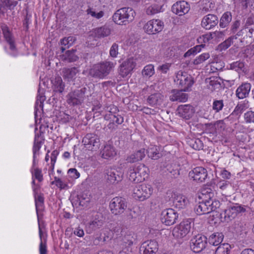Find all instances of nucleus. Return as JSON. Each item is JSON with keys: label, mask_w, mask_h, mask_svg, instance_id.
I'll use <instances>...</instances> for the list:
<instances>
[{"label": "nucleus", "mask_w": 254, "mask_h": 254, "mask_svg": "<svg viewBox=\"0 0 254 254\" xmlns=\"http://www.w3.org/2000/svg\"><path fill=\"white\" fill-rule=\"evenodd\" d=\"M244 120L247 124L254 123V112L249 111L244 114Z\"/></svg>", "instance_id": "13d9d810"}, {"label": "nucleus", "mask_w": 254, "mask_h": 254, "mask_svg": "<svg viewBox=\"0 0 254 254\" xmlns=\"http://www.w3.org/2000/svg\"><path fill=\"white\" fill-rule=\"evenodd\" d=\"M76 52V50L73 49L66 51L64 54L60 55L61 60L66 63L76 62L78 59V57L75 54Z\"/></svg>", "instance_id": "bb28decb"}, {"label": "nucleus", "mask_w": 254, "mask_h": 254, "mask_svg": "<svg viewBox=\"0 0 254 254\" xmlns=\"http://www.w3.org/2000/svg\"><path fill=\"white\" fill-rule=\"evenodd\" d=\"M210 58V55L208 53H205L201 54L194 60L193 63L194 64L198 65L205 61Z\"/></svg>", "instance_id": "603ef678"}, {"label": "nucleus", "mask_w": 254, "mask_h": 254, "mask_svg": "<svg viewBox=\"0 0 254 254\" xmlns=\"http://www.w3.org/2000/svg\"><path fill=\"white\" fill-rule=\"evenodd\" d=\"M33 191L34 193L35 202L37 211L42 209L44 202V197L42 193L38 194L37 189L35 187L33 188Z\"/></svg>", "instance_id": "f704fd0d"}, {"label": "nucleus", "mask_w": 254, "mask_h": 254, "mask_svg": "<svg viewBox=\"0 0 254 254\" xmlns=\"http://www.w3.org/2000/svg\"><path fill=\"white\" fill-rule=\"evenodd\" d=\"M67 173L70 178L73 179H76L80 177V173L75 168H70L68 171Z\"/></svg>", "instance_id": "774afa93"}, {"label": "nucleus", "mask_w": 254, "mask_h": 254, "mask_svg": "<svg viewBox=\"0 0 254 254\" xmlns=\"http://www.w3.org/2000/svg\"><path fill=\"white\" fill-rule=\"evenodd\" d=\"M75 40V38L73 36L65 37L61 40V44L62 46H67V48H69L73 44Z\"/></svg>", "instance_id": "5fc2aeb1"}, {"label": "nucleus", "mask_w": 254, "mask_h": 254, "mask_svg": "<svg viewBox=\"0 0 254 254\" xmlns=\"http://www.w3.org/2000/svg\"><path fill=\"white\" fill-rule=\"evenodd\" d=\"M251 89V84L248 82L242 83L237 89L236 95L240 99H243L249 96Z\"/></svg>", "instance_id": "5701e85b"}, {"label": "nucleus", "mask_w": 254, "mask_h": 254, "mask_svg": "<svg viewBox=\"0 0 254 254\" xmlns=\"http://www.w3.org/2000/svg\"><path fill=\"white\" fill-rule=\"evenodd\" d=\"M213 41L215 42H219L223 39L225 35L224 32L216 31L214 32H210Z\"/></svg>", "instance_id": "6e6d98bb"}, {"label": "nucleus", "mask_w": 254, "mask_h": 254, "mask_svg": "<svg viewBox=\"0 0 254 254\" xmlns=\"http://www.w3.org/2000/svg\"><path fill=\"white\" fill-rule=\"evenodd\" d=\"M77 201L79 205L84 207H86L90 201V198L87 195L84 196V195H81L78 196Z\"/></svg>", "instance_id": "864d4df0"}, {"label": "nucleus", "mask_w": 254, "mask_h": 254, "mask_svg": "<svg viewBox=\"0 0 254 254\" xmlns=\"http://www.w3.org/2000/svg\"><path fill=\"white\" fill-rule=\"evenodd\" d=\"M201 196H199L200 198L210 200L214 196V193L212 192V190L210 188L203 189L201 192Z\"/></svg>", "instance_id": "09e8293b"}, {"label": "nucleus", "mask_w": 254, "mask_h": 254, "mask_svg": "<svg viewBox=\"0 0 254 254\" xmlns=\"http://www.w3.org/2000/svg\"><path fill=\"white\" fill-rule=\"evenodd\" d=\"M178 216V213L174 209L168 208L162 212L160 219L162 223L170 226L176 222Z\"/></svg>", "instance_id": "f8f14e48"}, {"label": "nucleus", "mask_w": 254, "mask_h": 254, "mask_svg": "<svg viewBox=\"0 0 254 254\" xmlns=\"http://www.w3.org/2000/svg\"><path fill=\"white\" fill-rule=\"evenodd\" d=\"M189 220L183 221L176 226L172 231L174 237L176 238H182L185 237L190 231L191 225Z\"/></svg>", "instance_id": "ddd939ff"}, {"label": "nucleus", "mask_w": 254, "mask_h": 254, "mask_svg": "<svg viewBox=\"0 0 254 254\" xmlns=\"http://www.w3.org/2000/svg\"><path fill=\"white\" fill-rule=\"evenodd\" d=\"M136 240V235L132 232H127L123 238V242L128 246L132 245Z\"/></svg>", "instance_id": "58836bf2"}, {"label": "nucleus", "mask_w": 254, "mask_h": 254, "mask_svg": "<svg viewBox=\"0 0 254 254\" xmlns=\"http://www.w3.org/2000/svg\"><path fill=\"white\" fill-rule=\"evenodd\" d=\"M52 184H55L60 189H68V185L66 183L63 182L61 179L57 177H55V181L52 182Z\"/></svg>", "instance_id": "e2e57ef3"}, {"label": "nucleus", "mask_w": 254, "mask_h": 254, "mask_svg": "<svg viewBox=\"0 0 254 254\" xmlns=\"http://www.w3.org/2000/svg\"><path fill=\"white\" fill-rule=\"evenodd\" d=\"M54 91L62 93L64 89L65 85L61 77H56L53 83Z\"/></svg>", "instance_id": "ea45409f"}, {"label": "nucleus", "mask_w": 254, "mask_h": 254, "mask_svg": "<svg viewBox=\"0 0 254 254\" xmlns=\"http://www.w3.org/2000/svg\"><path fill=\"white\" fill-rule=\"evenodd\" d=\"M79 72L78 67H64L62 69L63 76L68 81H73Z\"/></svg>", "instance_id": "4be33fe9"}, {"label": "nucleus", "mask_w": 254, "mask_h": 254, "mask_svg": "<svg viewBox=\"0 0 254 254\" xmlns=\"http://www.w3.org/2000/svg\"><path fill=\"white\" fill-rule=\"evenodd\" d=\"M223 239V235L221 233H214L211 235L208 239V242L210 245L218 246L221 244Z\"/></svg>", "instance_id": "c9c22d12"}, {"label": "nucleus", "mask_w": 254, "mask_h": 254, "mask_svg": "<svg viewBox=\"0 0 254 254\" xmlns=\"http://www.w3.org/2000/svg\"><path fill=\"white\" fill-rule=\"evenodd\" d=\"M42 142L41 140H39L38 135H36L34 139V145L33 147V155H36L37 153L39 152L41 148V144Z\"/></svg>", "instance_id": "bf43d9fd"}, {"label": "nucleus", "mask_w": 254, "mask_h": 254, "mask_svg": "<svg viewBox=\"0 0 254 254\" xmlns=\"http://www.w3.org/2000/svg\"><path fill=\"white\" fill-rule=\"evenodd\" d=\"M163 96L160 93H156L150 95L147 99V103L151 106H154L160 105L163 100Z\"/></svg>", "instance_id": "72a5a7b5"}, {"label": "nucleus", "mask_w": 254, "mask_h": 254, "mask_svg": "<svg viewBox=\"0 0 254 254\" xmlns=\"http://www.w3.org/2000/svg\"><path fill=\"white\" fill-rule=\"evenodd\" d=\"M109 206L113 214L121 215L127 208V202L125 198L115 197L111 200Z\"/></svg>", "instance_id": "0eeeda50"}, {"label": "nucleus", "mask_w": 254, "mask_h": 254, "mask_svg": "<svg viewBox=\"0 0 254 254\" xmlns=\"http://www.w3.org/2000/svg\"><path fill=\"white\" fill-rule=\"evenodd\" d=\"M190 9V4L186 1H179L174 3L172 7V11L179 16L187 13Z\"/></svg>", "instance_id": "6ab92c4d"}, {"label": "nucleus", "mask_w": 254, "mask_h": 254, "mask_svg": "<svg viewBox=\"0 0 254 254\" xmlns=\"http://www.w3.org/2000/svg\"><path fill=\"white\" fill-rule=\"evenodd\" d=\"M237 217L233 206H230L225 209L224 213L221 214V221L228 223Z\"/></svg>", "instance_id": "c85d7f7f"}, {"label": "nucleus", "mask_w": 254, "mask_h": 254, "mask_svg": "<svg viewBox=\"0 0 254 254\" xmlns=\"http://www.w3.org/2000/svg\"><path fill=\"white\" fill-rule=\"evenodd\" d=\"M172 198L173 205L179 209H184L189 203L188 198L182 194L174 193Z\"/></svg>", "instance_id": "aec40b11"}, {"label": "nucleus", "mask_w": 254, "mask_h": 254, "mask_svg": "<svg viewBox=\"0 0 254 254\" xmlns=\"http://www.w3.org/2000/svg\"><path fill=\"white\" fill-rule=\"evenodd\" d=\"M115 65V64L111 62H102L95 64L90 69L89 74L93 77L103 79L110 73Z\"/></svg>", "instance_id": "f03ea898"}, {"label": "nucleus", "mask_w": 254, "mask_h": 254, "mask_svg": "<svg viewBox=\"0 0 254 254\" xmlns=\"http://www.w3.org/2000/svg\"><path fill=\"white\" fill-rule=\"evenodd\" d=\"M136 64L135 60L133 58L127 59L122 63L119 67V74L122 77L127 76L133 70Z\"/></svg>", "instance_id": "2eb2a0df"}, {"label": "nucleus", "mask_w": 254, "mask_h": 254, "mask_svg": "<svg viewBox=\"0 0 254 254\" xmlns=\"http://www.w3.org/2000/svg\"><path fill=\"white\" fill-rule=\"evenodd\" d=\"M135 170L134 166L129 168L128 171V178L130 181L134 183H138L142 181V178H141V177Z\"/></svg>", "instance_id": "e433bc0d"}, {"label": "nucleus", "mask_w": 254, "mask_h": 254, "mask_svg": "<svg viewBox=\"0 0 254 254\" xmlns=\"http://www.w3.org/2000/svg\"><path fill=\"white\" fill-rule=\"evenodd\" d=\"M181 89L180 90H174L173 94L170 96V99L172 101H179L185 102L188 99V95L183 92Z\"/></svg>", "instance_id": "c756f323"}, {"label": "nucleus", "mask_w": 254, "mask_h": 254, "mask_svg": "<svg viewBox=\"0 0 254 254\" xmlns=\"http://www.w3.org/2000/svg\"><path fill=\"white\" fill-rule=\"evenodd\" d=\"M1 29L5 40L9 45L10 49L12 51H15L16 47L14 39L7 25L3 24L1 26Z\"/></svg>", "instance_id": "b1692460"}, {"label": "nucleus", "mask_w": 254, "mask_h": 254, "mask_svg": "<svg viewBox=\"0 0 254 254\" xmlns=\"http://www.w3.org/2000/svg\"><path fill=\"white\" fill-rule=\"evenodd\" d=\"M230 68L238 72H244L245 70V63L243 61H237L233 62L230 65Z\"/></svg>", "instance_id": "37998d69"}, {"label": "nucleus", "mask_w": 254, "mask_h": 254, "mask_svg": "<svg viewBox=\"0 0 254 254\" xmlns=\"http://www.w3.org/2000/svg\"><path fill=\"white\" fill-rule=\"evenodd\" d=\"M194 113V108L190 104L180 105L176 110V114L186 120L190 119Z\"/></svg>", "instance_id": "a211bd4d"}, {"label": "nucleus", "mask_w": 254, "mask_h": 254, "mask_svg": "<svg viewBox=\"0 0 254 254\" xmlns=\"http://www.w3.org/2000/svg\"><path fill=\"white\" fill-rule=\"evenodd\" d=\"M119 46L117 43H114L110 50V55L113 58L117 57L118 54Z\"/></svg>", "instance_id": "338daca9"}, {"label": "nucleus", "mask_w": 254, "mask_h": 254, "mask_svg": "<svg viewBox=\"0 0 254 254\" xmlns=\"http://www.w3.org/2000/svg\"><path fill=\"white\" fill-rule=\"evenodd\" d=\"M87 89L82 87L80 89H77L69 92L66 95V102L70 106L72 107H78L81 106L85 99V93Z\"/></svg>", "instance_id": "7ed1b4c3"}, {"label": "nucleus", "mask_w": 254, "mask_h": 254, "mask_svg": "<svg viewBox=\"0 0 254 254\" xmlns=\"http://www.w3.org/2000/svg\"><path fill=\"white\" fill-rule=\"evenodd\" d=\"M86 13L88 15H90L92 17L97 19L102 18L104 15V12L102 10L97 11L95 8L89 7L86 10Z\"/></svg>", "instance_id": "a18cd8bd"}, {"label": "nucleus", "mask_w": 254, "mask_h": 254, "mask_svg": "<svg viewBox=\"0 0 254 254\" xmlns=\"http://www.w3.org/2000/svg\"><path fill=\"white\" fill-rule=\"evenodd\" d=\"M161 149V147L160 146L150 144L146 152L148 157L153 160H157L161 158L162 156Z\"/></svg>", "instance_id": "393cba45"}, {"label": "nucleus", "mask_w": 254, "mask_h": 254, "mask_svg": "<svg viewBox=\"0 0 254 254\" xmlns=\"http://www.w3.org/2000/svg\"><path fill=\"white\" fill-rule=\"evenodd\" d=\"M82 143L85 148L92 151H96L100 145L99 138L96 135L92 133L87 134L83 137Z\"/></svg>", "instance_id": "9d476101"}, {"label": "nucleus", "mask_w": 254, "mask_h": 254, "mask_svg": "<svg viewBox=\"0 0 254 254\" xmlns=\"http://www.w3.org/2000/svg\"><path fill=\"white\" fill-rule=\"evenodd\" d=\"M164 27V23L159 19L148 21L143 26L145 32L148 34H155L161 32Z\"/></svg>", "instance_id": "1a4fd4ad"}, {"label": "nucleus", "mask_w": 254, "mask_h": 254, "mask_svg": "<svg viewBox=\"0 0 254 254\" xmlns=\"http://www.w3.org/2000/svg\"><path fill=\"white\" fill-rule=\"evenodd\" d=\"M155 73L154 65L152 64H149L145 66L142 71V74L143 77H150L152 76Z\"/></svg>", "instance_id": "de8ad7c7"}, {"label": "nucleus", "mask_w": 254, "mask_h": 254, "mask_svg": "<svg viewBox=\"0 0 254 254\" xmlns=\"http://www.w3.org/2000/svg\"><path fill=\"white\" fill-rule=\"evenodd\" d=\"M233 37H229L225 41L219 45L221 50H225L228 49L233 43Z\"/></svg>", "instance_id": "0e129e2a"}, {"label": "nucleus", "mask_w": 254, "mask_h": 254, "mask_svg": "<svg viewBox=\"0 0 254 254\" xmlns=\"http://www.w3.org/2000/svg\"><path fill=\"white\" fill-rule=\"evenodd\" d=\"M102 157L106 159L113 158L116 155L117 152L113 145L106 144L101 151Z\"/></svg>", "instance_id": "cd10ccee"}, {"label": "nucleus", "mask_w": 254, "mask_h": 254, "mask_svg": "<svg viewBox=\"0 0 254 254\" xmlns=\"http://www.w3.org/2000/svg\"><path fill=\"white\" fill-rule=\"evenodd\" d=\"M103 220L99 219L98 215H96L94 219L90 222L86 226L87 233L91 234L93 231L99 229L103 225Z\"/></svg>", "instance_id": "a878e982"}, {"label": "nucleus", "mask_w": 254, "mask_h": 254, "mask_svg": "<svg viewBox=\"0 0 254 254\" xmlns=\"http://www.w3.org/2000/svg\"><path fill=\"white\" fill-rule=\"evenodd\" d=\"M135 12L131 7H125L117 10L113 15V20L119 25H126L132 22L134 18Z\"/></svg>", "instance_id": "f257e3e1"}, {"label": "nucleus", "mask_w": 254, "mask_h": 254, "mask_svg": "<svg viewBox=\"0 0 254 254\" xmlns=\"http://www.w3.org/2000/svg\"><path fill=\"white\" fill-rule=\"evenodd\" d=\"M223 106V101L222 100H215L213 101L212 109L216 112H218L222 109Z\"/></svg>", "instance_id": "680f3d73"}, {"label": "nucleus", "mask_w": 254, "mask_h": 254, "mask_svg": "<svg viewBox=\"0 0 254 254\" xmlns=\"http://www.w3.org/2000/svg\"><path fill=\"white\" fill-rule=\"evenodd\" d=\"M211 2H210L207 0L203 1V3L200 8V13L204 14L211 10Z\"/></svg>", "instance_id": "4d7b16f0"}, {"label": "nucleus", "mask_w": 254, "mask_h": 254, "mask_svg": "<svg viewBox=\"0 0 254 254\" xmlns=\"http://www.w3.org/2000/svg\"><path fill=\"white\" fill-rule=\"evenodd\" d=\"M207 241L206 237L204 235L195 236L190 240V248L194 253H199L206 247Z\"/></svg>", "instance_id": "9b49d317"}, {"label": "nucleus", "mask_w": 254, "mask_h": 254, "mask_svg": "<svg viewBox=\"0 0 254 254\" xmlns=\"http://www.w3.org/2000/svg\"><path fill=\"white\" fill-rule=\"evenodd\" d=\"M220 78L216 76H212L206 78L205 82L207 83V87L211 91H213L221 87Z\"/></svg>", "instance_id": "473e14b6"}, {"label": "nucleus", "mask_w": 254, "mask_h": 254, "mask_svg": "<svg viewBox=\"0 0 254 254\" xmlns=\"http://www.w3.org/2000/svg\"><path fill=\"white\" fill-rule=\"evenodd\" d=\"M158 250V244L156 241L151 240L143 242L140 248L141 254H156Z\"/></svg>", "instance_id": "dca6fc26"}, {"label": "nucleus", "mask_w": 254, "mask_h": 254, "mask_svg": "<svg viewBox=\"0 0 254 254\" xmlns=\"http://www.w3.org/2000/svg\"><path fill=\"white\" fill-rule=\"evenodd\" d=\"M232 206L237 216L239 214L245 213L246 211V208L248 207L247 206L240 205L237 203Z\"/></svg>", "instance_id": "052dcab7"}, {"label": "nucleus", "mask_w": 254, "mask_h": 254, "mask_svg": "<svg viewBox=\"0 0 254 254\" xmlns=\"http://www.w3.org/2000/svg\"><path fill=\"white\" fill-rule=\"evenodd\" d=\"M31 172L32 175V179H37L39 182H41L43 181V177L41 169L35 168L33 170L31 169Z\"/></svg>", "instance_id": "3c124183"}, {"label": "nucleus", "mask_w": 254, "mask_h": 254, "mask_svg": "<svg viewBox=\"0 0 254 254\" xmlns=\"http://www.w3.org/2000/svg\"><path fill=\"white\" fill-rule=\"evenodd\" d=\"M38 95L37 96V100L35 103V108L37 110V107L39 106L40 108L43 107V102L45 100V96L44 95V93L43 92H41V89H39L38 91Z\"/></svg>", "instance_id": "8fccbe9b"}, {"label": "nucleus", "mask_w": 254, "mask_h": 254, "mask_svg": "<svg viewBox=\"0 0 254 254\" xmlns=\"http://www.w3.org/2000/svg\"><path fill=\"white\" fill-rule=\"evenodd\" d=\"M207 171L202 167H197L190 172L189 177L196 182L202 183L207 178Z\"/></svg>", "instance_id": "f3484780"}, {"label": "nucleus", "mask_w": 254, "mask_h": 254, "mask_svg": "<svg viewBox=\"0 0 254 254\" xmlns=\"http://www.w3.org/2000/svg\"><path fill=\"white\" fill-rule=\"evenodd\" d=\"M107 109H109L108 112L104 116L106 120L113 121L118 126L124 122V118L118 114L119 111L116 106L111 105Z\"/></svg>", "instance_id": "4468645a"}, {"label": "nucleus", "mask_w": 254, "mask_h": 254, "mask_svg": "<svg viewBox=\"0 0 254 254\" xmlns=\"http://www.w3.org/2000/svg\"><path fill=\"white\" fill-rule=\"evenodd\" d=\"M161 6L154 4L149 6L146 9V13L147 15H152L161 11Z\"/></svg>", "instance_id": "49530a36"}, {"label": "nucleus", "mask_w": 254, "mask_h": 254, "mask_svg": "<svg viewBox=\"0 0 254 254\" xmlns=\"http://www.w3.org/2000/svg\"><path fill=\"white\" fill-rule=\"evenodd\" d=\"M220 202L219 200H203L195 206V210L197 215H203L210 213L215 211L219 208Z\"/></svg>", "instance_id": "20e7f679"}, {"label": "nucleus", "mask_w": 254, "mask_h": 254, "mask_svg": "<svg viewBox=\"0 0 254 254\" xmlns=\"http://www.w3.org/2000/svg\"><path fill=\"white\" fill-rule=\"evenodd\" d=\"M231 249V246L229 244H221L215 250V254H229Z\"/></svg>", "instance_id": "79ce46f5"}, {"label": "nucleus", "mask_w": 254, "mask_h": 254, "mask_svg": "<svg viewBox=\"0 0 254 254\" xmlns=\"http://www.w3.org/2000/svg\"><path fill=\"white\" fill-rule=\"evenodd\" d=\"M218 23V19L216 15L209 14L205 16L202 19L201 26L206 30H209Z\"/></svg>", "instance_id": "412c9836"}, {"label": "nucleus", "mask_w": 254, "mask_h": 254, "mask_svg": "<svg viewBox=\"0 0 254 254\" xmlns=\"http://www.w3.org/2000/svg\"><path fill=\"white\" fill-rule=\"evenodd\" d=\"M153 188L150 185L142 184L136 185L133 190V197L137 200L143 201L152 194Z\"/></svg>", "instance_id": "39448f33"}, {"label": "nucleus", "mask_w": 254, "mask_h": 254, "mask_svg": "<svg viewBox=\"0 0 254 254\" xmlns=\"http://www.w3.org/2000/svg\"><path fill=\"white\" fill-rule=\"evenodd\" d=\"M136 171L139 174L141 178H142V181L147 177L148 168L143 164H140L137 166H134Z\"/></svg>", "instance_id": "a19ab883"}, {"label": "nucleus", "mask_w": 254, "mask_h": 254, "mask_svg": "<svg viewBox=\"0 0 254 254\" xmlns=\"http://www.w3.org/2000/svg\"><path fill=\"white\" fill-rule=\"evenodd\" d=\"M232 20V14L230 11L225 12L220 19L219 25L221 28L226 27Z\"/></svg>", "instance_id": "4c0bfd02"}, {"label": "nucleus", "mask_w": 254, "mask_h": 254, "mask_svg": "<svg viewBox=\"0 0 254 254\" xmlns=\"http://www.w3.org/2000/svg\"><path fill=\"white\" fill-rule=\"evenodd\" d=\"M123 175L124 173L121 169L110 168L105 170V178L107 182L111 184H117L121 182Z\"/></svg>", "instance_id": "6e6552de"}, {"label": "nucleus", "mask_w": 254, "mask_h": 254, "mask_svg": "<svg viewBox=\"0 0 254 254\" xmlns=\"http://www.w3.org/2000/svg\"><path fill=\"white\" fill-rule=\"evenodd\" d=\"M248 102L247 103L244 102L243 103H240L235 107L233 115H240L245 110L248 108Z\"/></svg>", "instance_id": "c03bdc74"}, {"label": "nucleus", "mask_w": 254, "mask_h": 254, "mask_svg": "<svg viewBox=\"0 0 254 254\" xmlns=\"http://www.w3.org/2000/svg\"><path fill=\"white\" fill-rule=\"evenodd\" d=\"M174 81L179 85V87L184 91H189V89L194 83L191 76L182 71L178 72Z\"/></svg>", "instance_id": "423d86ee"}, {"label": "nucleus", "mask_w": 254, "mask_h": 254, "mask_svg": "<svg viewBox=\"0 0 254 254\" xmlns=\"http://www.w3.org/2000/svg\"><path fill=\"white\" fill-rule=\"evenodd\" d=\"M212 40V36L211 33H209L204 35H203L198 38L197 41L199 43H208L210 40Z\"/></svg>", "instance_id": "69168bd1"}, {"label": "nucleus", "mask_w": 254, "mask_h": 254, "mask_svg": "<svg viewBox=\"0 0 254 254\" xmlns=\"http://www.w3.org/2000/svg\"><path fill=\"white\" fill-rule=\"evenodd\" d=\"M94 35L98 38H104L111 34V29L108 26L104 25L94 29Z\"/></svg>", "instance_id": "7c9ffc66"}, {"label": "nucleus", "mask_w": 254, "mask_h": 254, "mask_svg": "<svg viewBox=\"0 0 254 254\" xmlns=\"http://www.w3.org/2000/svg\"><path fill=\"white\" fill-rule=\"evenodd\" d=\"M145 156V149L138 150L129 155L127 159L128 162L134 163L142 160Z\"/></svg>", "instance_id": "2f4dec72"}]
</instances>
